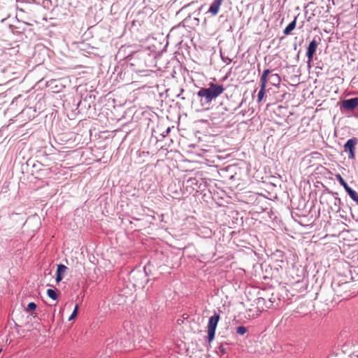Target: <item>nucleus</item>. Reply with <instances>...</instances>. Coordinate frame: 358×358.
Here are the masks:
<instances>
[{
  "mask_svg": "<svg viewBox=\"0 0 358 358\" xmlns=\"http://www.w3.org/2000/svg\"><path fill=\"white\" fill-rule=\"evenodd\" d=\"M78 309H79L78 305L76 304L73 313H71V316L69 318V321L73 320L77 316L78 313Z\"/></svg>",
  "mask_w": 358,
  "mask_h": 358,
  "instance_id": "21",
  "label": "nucleus"
},
{
  "mask_svg": "<svg viewBox=\"0 0 358 358\" xmlns=\"http://www.w3.org/2000/svg\"><path fill=\"white\" fill-rule=\"evenodd\" d=\"M68 268L64 264L57 265V274H56V281L57 282H59L63 279L64 275L66 273Z\"/></svg>",
  "mask_w": 358,
  "mask_h": 358,
  "instance_id": "9",
  "label": "nucleus"
},
{
  "mask_svg": "<svg viewBox=\"0 0 358 358\" xmlns=\"http://www.w3.org/2000/svg\"><path fill=\"white\" fill-rule=\"evenodd\" d=\"M183 92H184V90H183V89H182V90H181V92H180V94H179L178 95V97H180V98H181L182 99H183V100H184V99H185V97L182 96V93Z\"/></svg>",
  "mask_w": 358,
  "mask_h": 358,
  "instance_id": "26",
  "label": "nucleus"
},
{
  "mask_svg": "<svg viewBox=\"0 0 358 358\" xmlns=\"http://www.w3.org/2000/svg\"><path fill=\"white\" fill-rule=\"evenodd\" d=\"M219 350L220 351V352L222 354H226L227 353V350H226V348L222 345H221L220 347H219Z\"/></svg>",
  "mask_w": 358,
  "mask_h": 358,
  "instance_id": "23",
  "label": "nucleus"
},
{
  "mask_svg": "<svg viewBox=\"0 0 358 358\" xmlns=\"http://www.w3.org/2000/svg\"><path fill=\"white\" fill-rule=\"evenodd\" d=\"M147 266H145L143 267V272H142L141 271H132L131 273V276L133 279H135L136 278L137 280H142L141 282H136V283H139L141 285H142L143 283V282H147L148 280L146 279L147 276H148V273H147Z\"/></svg>",
  "mask_w": 358,
  "mask_h": 358,
  "instance_id": "7",
  "label": "nucleus"
},
{
  "mask_svg": "<svg viewBox=\"0 0 358 358\" xmlns=\"http://www.w3.org/2000/svg\"><path fill=\"white\" fill-rule=\"evenodd\" d=\"M331 287L335 294L338 296L341 297L342 299H348L353 296L352 293L350 292V282L334 280L331 283Z\"/></svg>",
  "mask_w": 358,
  "mask_h": 358,
  "instance_id": "2",
  "label": "nucleus"
},
{
  "mask_svg": "<svg viewBox=\"0 0 358 358\" xmlns=\"http://www.w3.org/2000/svg\"><path fill=\"white\" fill-rule=\"evenodd\" d=\"M357 142V138L353 137L348 139L343 145L344 152L348 153L349 159H354L355 158V150Z\"/></svg>",
  "mask_w": 358,
  "mask_h": 358,
  "instance_id": "4",
  "label": "nucleus"
},
{
  "mask_svg": "<svg viewBox=\"0 0 358 358\" xmlns=\"http://www.w3.org/2000/svg\"><path fill=\"white\" fill-rule=\"evenodd\" d=\"M349 196L355 202V203L358 206V193L352 189H350L348 192H346Z\"/></svg>",
  "mask_w": 358,
  "mask_h": 358,
  "instance_id": "14",
  "label": "nucleus"
},
{
  "mask_svg": "<svg viewBox=\"0 0 358 358\" xmlns=\"http://www.w3.org/2000/svg\"><path fill=\"white\" fill-rule=\"evenodd\" d=\"M1 351H2V349H1V348H0V353L1 352Z\"/></svg>",
  "mask_w": 358,
  "mask_h": 358,
  "instance_id": "29",
  "label": "nucleus"
},
{
  "mask_svg": "<svg viewBox=\"0 0 358 358\" xmlns=\"http://www.w3.org/2000/svg\"><path fill=\"white\" fill-rule=\"evenodd\" d=\"M187 182L190 183L191 185H197L198 180L196 178H189Z\"/></svg>",
  "mask_w": 358,
  "mask_h": 358,
  "instance_id": "22",
  "label": "nucleus"
},
{
  "mask_svg": "<svg viewBox=\"0 0 358 358\" xmlns=\"http://www.w3.org/2000/svg\"><path fill=\"white\" fill-rule=\"evenodd\" d=\"M268 80L272 85L277 86L280 85L281 78L278 73H273L269 76Z\"/></svg>",
  "mask_w": 358,
  "mask_h": 358,
  "instance_id": "10",
  "label": "nucleus"
},
{
  "mask_svg": "<svg viewBox=\"0 0 358 358\" xmlns=\"http://www.w3.org/2000/svg\"><path fill=\"white\" fill-rule=\"evenodd\" d=\"M260 85H261V88H260V90L259 91V93L257 95V101L258 102L262 101V100L263 99L264 96L265 94V90H266V85H265L260 84Z\"/></svg>",
  "mask_w": 358,
  "mask_h": 358,
  "instance_id": "16",
  "label": "nucleus"
},
{
  "mask_svg": "<svg viewBox=\"0 0 358 358\" xmlns=\"http://www.w3.org/2000/svg\"><path fill=\"white\" fill-rule=\"evenodd\" d=\"M170 130H171L170 127H168L166 130V134H168L170 132Z\"/></svg>",
  "mask_w": 358,
  "mask_h": 358,
  "instance_id": "27",
  "label": "nucleus"
},
{
  "mask_svg": "<svg viewBox=\"0 0 358 358\" xmlns=\"http://www.w3.org/2000/svg\"><path fill=\"white\" fill-rule=\"evenodd\" d=\"M220 315L215 313V314L210 317L208 322V341L210 343L215 338V331L220 320Z\"/></svg>",
  "mask_w": 358,
  "mask_h": 358,
  "instance_id": "3",
  "label": "nucleus"
},
{
  "mask_svg": "<svg viewBox=\"0 0 358 358\" xmlns=\"http://www.w3.org/2000/svg\"><path fill=\"white\" fill-rule=\"evenodd\" d=\"M222 1L223 0H214L210 6L208 12L213 15H216L219 12Z\"/></svg>",
  "mask_w": 358,
  "mask_h": 358,
  "instance_id": "8",
  "label": "nucleus"
},
{
  "mask_svg": "<svg viewBox=\"0 0 358 358\" xmlns=\"http://www.w3.org/2000/svg\"><path fill=\"white\" fill-rule=\"evenodd\" d=\"M270 73L271 71L268 69H265L263 71L262 75L260 78V84L266 85Z\"/></svg>",
  "mask_w": 358,
  "mask_h": 358,
  "instance_id": "13",
  "label": "nucleus"
},
{
  "mask_svg": "<svg viewBox=\"0 0 358 358\" xmlns=\"http://www.w3.org/2000/svg\"><path fill=\"white\" fill-rule=\"evenodd\" d=\"M336 178L340 185L343 187L346 192L351 189L341 175H337Z\"/></svg>",
  "mask_w": 358,
  "mask_h": 358,
  "instance_id": "15",
  "label": "nucleus"
},
{
  "mask_svg": "<svg viewBox=\"0 0 358 358\" xmlns=\"http://www.w3.org/2000/svg\"><path fill=\"white\" fill-rule=\"evenodd\" d=\"M70 6H73L74 7H76V4L78 3L77 0H71V1L69 3Z\"/></svg>",
  "mask_w": 358,
  "mask_h": 358,
  "instance_id": "24",
  "label": "nucleus"
},
{
  "mask_svg": "<svg viewBox=\"0 0 358 358\" xmlns=\"http://www.w3.org/2000/svg\"><path fill=\"white\" fill-rule=\"evenodd\" d=\"M47 294L50 299H52L53 300H56L57 299V294L55 289H48L47 290Z\"/></svg>",
  "mask_w": 358,
  "mask_h": 358,
  "instance_id": "17",
  "label": "nucleus"
},
{
  "mask_svg": "<svg viewBox=\"0 0 358 358\" xmlns=\"http://www.w3.org/2000/svg\"><path fill=\"white\" fill-rule=\"evenodd\" d=\"M332 195L334 196V208H332L334 210L338 212L341 210V200L340 198L338 197V193L337 192H332Z\"/></svg>",
  "mask_w": 358,
  "mask_h": 358,
  "instance_id": "12",
  "label": "nucleus"
},
{
  "mask_svg": "<svg viewBox=\"0 0 358 358\" xmlns=\"http://www.w3.org/2000/svg\"><path fill=\"white\" fill-rule=\"evenodd\" d=\"M37 308V305L34 302H30L28 303L27 307L26 308L25 310L27 313H31L34 310H35Z\"/></svg>",
  "mask_w": 358,
  "mask_h": 358,
  "instance_id": "18",
  "label": "nucleus"
},
{
  "mask_svg": "<svg viewBox=\"0 0 358 358\" xmlns=\"http://www.w3.org/2000/svg\"><path fill=\"white\" fill-rule=\"evenodd\" d=\"M224 90L222 85L210 83L208 87H201L196 94L200 98L201 105L203 107L209 105L213 100L222 94Z\"/></svg>",
  "mask_w": 358,
  "mask_h": 358,
  "instance_id": "1",
  "label": "nucleus"
},
{
  "mask_svg": "<svg viewBox=\"0 0 358 358\" xmlns=\"http://www.w3.org/2000/svg\"><path fill=\"white\" fill-rule=\"evenodd\" d=\"M236 331L238 335L242 336L247 332V329L244 326H238V327H236Z\"/></svg>",
  "mask_w": 358,
  "mask_h": 358,
  "instance_id": "20",
  "label": "nucleus"
},
{
  "mask_svg": "<svg viewBox=\"0 0 358 358\" xmlns=\"http://www.w3.org/2000/svg\"><path fill=\"white\" fill-rule=\"evenodd\" d=\"M321 41V38L319 36H315L314 38L310 42L306 51V57H308V64L309 65L311 61L313 60L314 54L316 52L318 42Z\"/></svg>",
  "mask_w": 358,
  "mask_h": 358,
  "instance_id": "5",
  "label": "nucleus"
},
{
  "mask_svg": "<svg viewBox=\"0 0 358 358\" xmlns=\"http://www.w3.org/2000/svg\"><path fill=\"white\" fill-rule=\"evenodd\" d=\"M37 173L39 176H48L50 173V169H39L37 171Z\"/></svg>",
  "mask_w": 358,
  "mask_h": 358,
  "instance_id": "19",
  "label": "nucleus"
},
{
  "mask_svg": "<svg viewBox=\"0 0 358 358\" xmlns=\"http://www.w3.org/2000/svg\"><path fill=\"white\" fill-rule=\"evenodd\" d=\"M241 113H242L243 115H245V112L242 111Z\"/></svg>",
  "mask_w": 358,
  "mask_h": 358,
  "instance_id": "28",
  "label": "nucleus"
},
{
  "mask_svg": "<svg viewBox=\"0 0 358 358\" xmlns=\"http://www.w3.org/2000/svg\"><path fill=\"white\" fill-rule=\"evenodd\" d=\"M222 60L224 62H226L227 64H229L231 62V59H229V57H226V58L222 57Z\"/></svg>",
  "mask_w": 358,
  "mask_h": 358,
  "instance_id": "25",
  "label": "nucleus"
},
{
  "mask_svg": "<svg viewBox=\"0 0 358 358\" xmlns=\"http://www.w3.org/2000/svg\"><path fill=\"white\" fill-rule=\"evenodd\" d=\"M296 19L297 17H295L294 19L283 30V34L285 35H289L291 32L295 29L296 25Z\"/></svg>",
  "mask_w": 358,
  "mask_h": 358,
  "instance_id": "11",
  "label": "nucleus"
},
{
  "mask_svg": "<svg viewBox=\"0 0 358 358\" xmlns=\"http://www.w3.org/2000/svg\"><path fill=\"white\" fill-rule=\"evenodd\" d=\"M357 358H358V355H357Z\"/></svg>",
  "mask_w": 358,
  "mask_h": 358,
  "instance_id": "30",
  "label": "nucleus"
},
{
  "mask_svg": "<svg viewBox=\"0 0 358 358\" xmlns=\"http://www.w3.org/2000/svg\"><path fill=\"white\" fill-rule=\"evenodd\" d=\"M358 106V97L344 99L341 103L340 108L341 110H353Z\"/></svg>",
  "mask_w": 358,
  "mask_h": 358,
  "instance_id": "6",
  "label": "nucleus"
}]
</instances>
